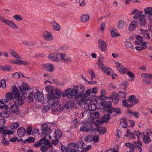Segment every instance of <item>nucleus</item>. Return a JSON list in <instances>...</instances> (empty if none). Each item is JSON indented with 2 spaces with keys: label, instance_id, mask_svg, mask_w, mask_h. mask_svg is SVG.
<instances>
[{
  "label": "nucleus",
  "instance_id": "obj_45",
  "mask_svg": "<svg viewBox=\"0 0 152 152\" xmlns=\"http://www.w3.org/2000/svg\"><path fill=\"white\" fill-rule=\"evenodd\" d=\"M51 101L49 102L48 101V104H47L46 106H45L43 108V112H47L50 108V104H51L50 102Z\"/></svg>",
  "mask_w": 152,
  "mask_h": 152
},
{
  "label": "nucleus",
  "instance_id": "obj_47",
  "mask_svg": "<svg viewBox=\"0 0 152 152\" xmlns=\"http://www.w3.org/2000/svg\"><path fill=\"white\" fill-rule=\"evenodd\" d=\"M92 135H89L86 136L85 138V141L87 142H91L92 141Z\"/></svg>",
  "mask_w": 152,
  "mask_h": 152
},
{
  "label": "nucleus",
  "instance_id": "obj_2",
  "mask_svg": "<svg viewBox=\"0 0 152 152\" xmlns=\"http://www.w3.org/2000/svg\"><path fill=\"white\" fill-rule=\"evenodd\" d=\"M79 90V86H75L72 90L71 88H69L64 91L62 96L64 97H67L69 98H72L74 96H76Z\"/></svg>",
  "mask_w": 152,
  "mask_h": 152
},
{
  "label": "nucleus",
  "instance_id": "obj_8",
  "mask_svg": "<svg viewBox=\"0 0 152 152\" xmlns=\"http://www.w3.org/2000/svg\"><path fill=\"white\" fill-rule=\"evenodd\" d=\"M90 128L92 129L91 124L89 122H86L80 128V130L82 132H87L90 130Z\"/></svg>",
  "mask_w": 152,
  "mask_h": 152
},
{
  "label": "nucleus",
  "instance_id": "obj_33",
  "mask_svg": "<svg viewBox=\"0 0 152 152\" xmlns=\"http://www.w3.org/2000/svg\"><path fill=\"white\" fill-rule=\"evenodd\" d=\"M90 110L85 109L84 110H83L82 111V116L83 117L87 116L89 117L91 115V113L90 112Z\"/></svg>",
  "mask_w": 152,
  "mask_h": 152
},
{
  "label": "nucleus",
  "instance_id": "obj_56",
  "mask_svg": "<svg viewBox=\"0 0 152 152\" xmlns=\"http://www.w3.org/2000/svg\"><path fill=\"white\" fill-rule=\"evenodd\" d=\"M142 12V11H140L137 13H136V15H135L133 17L134 19H138V18H140Z\"/></svg>",
  "mask_w": 152,
  "mask_h": 152
},
{
  "label": "nucleus",
  "instance_id": "obj_52",
  "mask_svg": "<svg viewBox=\"0 0 152 152\" xmlns=\"http://www.w3.org/2000/svg\"><path fill=\"white\" fill-rule=\"evenodd\" d=\"M99 136L98 135L93 136L92 141L95 143H97L99 142Z\"/></svg>",
  "mask_w": 152,
  "mask_h": 152
},
{
  "label": "nucleus",
  "instance_id": "obj_59",
  "mask_svg": "<svg viewBox=\"0 0 152 152\" xmlns=\"http://www.w3.org/2000/svg\"><path fill=\"white\" fill-rule=\"evenodd\" d=\"M92 115H94V118H99L100 117V115L99 112H94L93 113Z\"/></svg>",
  "mask_w": 152,
  "mask_h": 152
},
{
  "label": "nucleus",
  "instance_id": "obj_20",
  "mask_svg": "<svg viewBox=\"0 0 152 152\" xmlns=\"http://www.w3.org/2000/svg\"><path fill=\"white\" fill-rule=\"evenodd\" d=\"M84 86H81L79 90V92L77 93L76 98L77 99H79L82 98V97H84Z\"/></svg>",
  "mask_w": 152,
  "mask_h": 152
},
{
  "label": "nucleus",
  "instance_id": "obj_50",
  "mask_svg": "<svg viewBox=\"0 0 152 152\" xmlns=\"http://www.w3.org/2000/svg\"><path fill=\"white\" fill-rule=\"evenodd\" d=\"M134 134L137 137V138H138L140 136H142L143 135L142 132H140L139 130L135 131L134 132Z\"/></svg>",
  "mask_w": 152,
  "mask_h": 152
},
{
  "label": "nucleus",
  "instance_id": "obj_49",
  "mask_svg": "<svg viewBox=\"0 0 152 152\" xmlns=\"http://www.w3.org/2000/svg\"><path fill=\"white\" fill-rule=\"evenodd\" d=\"M35 94H34V92H31L29 94L28 96V99L31 102H32L33 101V96L34 97V95Z\"/></svg>",
  "mask_w": 152,
  "mask_h": 152
},
{
  "label": "nucleus",
  "instance_id": "obj_57",
  "mask_svg": "<svg viewBox=\"0 0 152 152\" xmlns=\"http://www.w3.org/2000/svg\"><path fill=\"white\" fill-rule=\"evenodd\" d=\"M114 30L115 31L116 30L114 29V30H113L111 31V34L112 36L114 37H116L119 36H120V34L118 33L115 32Z\"/></svg>",
  "mask_w": 152,
  "mask_h": 152
},
{
  "label": "nucleus",
  "instance_id": "obj_64",
  "mask_svg": "<svg viewBox=\"0 0 152 152\" xmlns=\"http://www.w3.org/2000/svg\"><path fill=\"white\" fill-rule=\"evenodd\" d=\"M118 146L116 145H115L112 149L111 152H118Z\"/></svg>",
  "mask_w": 152,
  "mask_h": 152
},
{
  "label": "nucleus",
  "instance_id": "obj_24",
  "mask_svg": "<svg viewBox=\"0 0 152 152\" xmlns=\"http://www.w3.org/2000/svg\"><path fill=\"white\" fill-rule=\"evenodd\" d=\"M51 25L54 30L59 31L60 29V27L58 23L55 21H53L51 22Z\"/></svg>",
  "mask_w": 152,
  "mask_h": 152
},
{
  "label": "nucleus",
  "instance_id": "obj_10",
  "mask_svg": "<svg viewBox=\"0 0 152 152\" xmlns=\"http://www.w3.org/2000/svg\"><path fill=\"white\" fill-rule=\"evenodd\" d=\"M16 104H14L11 105L9 108V111L11 113L16 115H18L19 114V109L18 107Z\"/></svg>",
  "mask_w": 152,
  "mask_h": 152
},
{
  "label": "nucleus",
  "instance_id": "obj_4",
  "mask_svg": "<svg viewBox=\"0 0 152 152\" xmlns=\"http://www.w3.org/2000/svg\"><path fill=\"white\" fill-rule=\"evenodd\" d=\"M45 90L48 93L47 94L48 100L49 102L52 101V96L54 91V88L52 86H46Z\"/></svg>",
  "mask_w": 152,
  "mask_h": 152
},
{
  "label": "nucleus",
  "instance_id": "obj_18",
  "mask_svg": "<svg viewBox=\"0 0 152 152\" xmlns=\"http://www.w3.org/2000/svg\"><path fill=\"white\" fill-rule=\"evenodd\" d=\"M44 39L48 41H51L53 39V37L51 34L48 31H45L43 33Z\"/></svg>",
  "mask_w": 152,
  "mask_h": 152
},
{
  "label": "nucleus",
  "instance_id": "obj_43",
  "mask_svg": "<svg viewBox=\"0 0 152 152\" xmlns=\"http://www.w3.org/2000/svg\"><path fill=\"white\" fill-rule=\"evenodd\" d=\"M137 143L135 142H134L129 147L130 151L131 152H134V149L137 147Z\"/></svg>",
  "mask_w": 152,
  "mask_h": 152
},
{
  "label": "nucleus",
  "instance_id": "obj_46",
  "mask_svg": "<svg viewBox=\"0 0 152 152\" xmlns=\"http://www.w3.org/2000/svg\"><path fill=\"white\" fill-rule=\"evenodd\" d=\"M88 72L89 74L91 75V79L92 80L93 79V78H95L96 77L95 74L93 71V70L92 69H89L88 70Z\"/></svg>",
  "mask_w": 152,
  "mask_h": 152
},
{
  "label": "nucleus",
  "instance_id": "obj_12",
  "mask_svg": "<svg viewBox=\"0 0 152 152\" xmlns=\"http://www.w3.org/2000/svg\"><path fill=\"white\" fill-rule=\"evenodd\" d=\"M115 64L118 71L121 74L126 73L127 72V69L121 64L118 62H115Z\"/></svg>",
  "mask_w": 152,
  "mask_h": 152
},
{
  "label": "nucleus",
  "instance_id": "obj_34",
  "mask_svg": "<svg viewBox=\"0 0 152 152\" xmlns=\"http://www.w3.org/2000/svg\"><path fill=\"white\" fill-rule=\"evenodd\" d=\"M101 104L104 107H111L112 106V103L111 102L106 101H104V102L101 103Z\"/></svg>",
  "mask_w": 152,
  "mask_h": 152
},
{
  "label": "nucleus",
  "instance_id": "obj_44",
  "mask_svg": "<svg viewBox=\"0 0 152 152\" xmlns=\"http://www.w3.org/2000/svg\"><path fill=\"white\" fill-rule=\"evenodd\" d=\"M124 22L123 20H119L118 22V27L119 29H121L123 28Z\"/></svg>",
  "mask_w": 152,
  "mask_h": 152
},
{
  "label": "nucleus",
  "instance_id": "obj_17",
  "mask_svg": "<svg viewBox=\"0 0 152 152\" xmlns=\"http://www.w3.org/2000/svg\"><path fill=\"white\" fill-rule=\"evenodd\" d=\"M42 67L45 69L50 72L53 71L54 69V66L51 64H43Z\"/></svg>",
  "mask_w": 152,
  "mask_h": 152
},
{
  "label": "nucleus",
  "instance_id": "obj_53",
  "mask_svg": "<svg viewBox=\"0 0 152 152\" xmlns=\"http://www.w3.org/2000/svg\"><path fill=\"white\" fill-rule=\"evenodd\" d=\"M72 122L73 124L72 126H73V127L76 128L77 127L78 125V123L77 118L74 119L72 121Z\"/></svg>",
  "mask_w": 152,
  "mask_h": 152
},
{
  "label": "nucleus",
  "instance_id": "obj_36",
  "mask_svg": "<svg viewBox=\"0 0 152 152\" xmlns=\"http://www.w3.org/2000/svg\"><path fill=\"white\" fill-rule=\"evenodd\" d=\"M89 18V16L88 14H84L82 15L81 18V21L83 22H85L87 21Z\"/></svg>",
  "mask_w": 152,
  "mask_h": 152
},
{
  "label": "nucleus",
  "instance_id": "obj_42",
  "mask_svg": "<svg viewBox=\"0 0 152 152\" xmlns=\"http://www.w3.org/2000/svg\"><path fill=\"white\" fill-rule=\"evenodd\" d=\"M128 112L129 114H132V115L137 118H139V113L137 111L133 112L131 110H128Z\"/></svg>",
  "mask_w": 152,
  "mask_h": 152
},
{
  "label": "nucleus",
  "instance_id": "obj_58",
  "mask_svg": "<svg viewBox=\"0 0 152 152\" xmlns=\"http://www.w3.org/2000/svg\"><path fill=\"white\" fill-rule=\"evenodd\" d=\"M113 113L115 112L117 114H121V109L120 107H113Z\"/></svg>",
  "mask_w": 152,
  "mask_h": 152
},
{
  "label": "nucleus",
  "instance_id": "obj_31",
  "mask_svg": "<svg viewBox=\"0 0 152 152\" xmlns=\"http://www.w3.org/2000/svg\"><path fill=\"white\" fill-rule=\"evenodd\" d=\"M104 110L107 113V114L111 115L113 113V107L112 106L111 107H104Z\"/></svg>",
  "mask_w": 152,
  "mask_h": 152
},
{
  "label": "nucleus",
  "instance_id": "obj_11",
  "mask_svg": "<svg viewBox=\"0 0 152 152\" xmlns=\"http://www.w3.org/2000/svg\"><path fill=\"white\" fill-rule=\"evenodd\" d=\"M98 45L102 51L106 50L107 49V44L102 39H99L98 42Z\"/></svg>",
  "mask_w": 152,
  "mask_h": 152
},
{
  "label": "nucleus",
  "instance_id": "obj_55",
  "mask_svg": "<svg viewBox=\"0 0 152 152\" xmlns=\"http://www.w3.org/2000/svg\"><path fill=\"white\" fill-rule=\"evenodd\" d=\"M13 17L18 21H21L23 19L21 16L19 15H15L13 16Z\"/></svg>",
  "mask_w": 152,
  "mask_h": 152
},
{
  "label": "nucleus",
  "instance_id": "obj_1",
  "mask_svg": "<svg viewBox=\"0 0 152 152\" xmlns=\"http://www.w3.org/2000/svg\"><path fill=\"white\" fill-rule=\"evenodd\" d=\"M12 91L15 99V101L14 102V103L21 106L24 103L23 101L25 99L26 96L22 94L20 96L18 89L15 86L12 87Z\"/></svg>",
  "mask_w": 152,
  "mask_h": 152
},
{
  "label": "nucleus",
  "instance_id": "obj_26",
  "mask_svg": "<svg viewBox=\"0 0 152 152\" xmlns=\"http://www.w3.org/2000/svg\"><path fill=\"white\" fill-rule=\"evenodd\" d=\"M137 23V21L135 20H133L132 21L129 27V31L134 30L136 27Z\"/></svg>",
  "mask_w": 152,
  "mask_h": 152
},
{
  "label": "nucleus",
  "instance_id": "obj_54",
  "mask_svg": "<svg viewBox=\"0 0 152 152\" xmlns=\"http://www.w3.org/2000/svg\"><path fill=\"white\" fill-rule=\"evenodd\" d=\"M124 44L126 46L127 48L133 49L134 48L132 44L129 42L126 41L124 42Z\"/></svg>",
  "mask_w": 152,
  "mask_h": 152
},
{
  "label": "nucleus",
  "instance_id": "obj_9",
  "mask_svg": "<svg viewBox=\"0 0 152 152\" xmlns=\"http://www.w3.org/2000/svg\"><path fill=\"white\" fill-rule=\"evenodd\" d=\"M91 93V89H88L84 94V97L82 98L80 100V104H83L85 105L87 104L86 101H88V99L87 97L89 96Z\"/></svg>",
  "mask_w": 152,
  "mask_h": 152
},
{
  "label": "nucleus",
  "instance_id": "obj_29",
  "mask_svg": "<svg viewBox=\"0 0 152 152\" xmlns=\"http://www.w3.org/2000/svg\"><path fill=\"white\" fill-rule=\"evenodd\" d=\"M62 134V133L61 130L56 129L54 134V136L55 138H59L61 137Z\"/></svg>",
  "mask_w": 152,
  "mask_h": 152
},
{
  "label": "nucleus",
  "instance_id": "obj_16",
  "mask_svg": "<svg viewBox=\"0 0 152 152\" xmlns=\"http://www.w3.org/2000/svg\"><path fill=\"white\" fill-rule=\"evenodd\" d=\"M41 128L42 131H45L46 132L48 135L51 132L50 127L48 126L46 123L42 124L41 125Z\"/></svg>",
  "mask_w": 152,
  "mask_h": 152
},
{
  "label": "nucleus",
  "instance_id": "obj_22",
  "mask_svg": "<svg viewBox=\"0 0 152 152\" xmlns=\"http://www.w3.org/2000/svg\"><path fill=\"white\" fill-rule=\"evenodd\" d=\"M17 135L19 137H22L26 132V130L23 127H20L17 130Z\"/></svg>",
  "mask_w": 152,
  "mask_h": 152
},
{
  "label": "nucleus",
  "instance_id": "obj_63",
  "mask_svg": "<svg viewBox=\"0 0 152 152\" xmlns=\"http://www.w3.org/2000/svg\"><path fill=\"white\" fill-rule=\"evenodd\" d=\"M48 147H47L43 145L40 148V150L42 152H47L46 150L48 149Z\"/></svg>",
  "mask_w": 152,
  "mask_h": 152
},
{
  "label": "nucleus",
  "instance_id": "obj_38",
  "mask_svg": "<svg viewBox=\"0 0 152 152\" xmlns=\"http://www.w3.org/2000/svg\"><path fill=\"white\" fill-rule=\"evenodd\" d=\"M45 138V137H43V138L39 140V141L37 142L34 145L35 147H39L41 146L43 143V142Z\"/></svg>",
  "mask_w": 152,
  "mask_h": 152
},
{
  "label": "nucleus",
  "instance_id": "obj_15",
  "mask_svg": "<svg viewBox=\"0 0 152 152\" xmlns=\"http://www.w3.org/2000/svg\"><path fill=\"white\" fill-rule=\"evenodd\" d=\"M74 104L75 102L73 101L72 100L66 102L65 104L62 106L61 109L63 110L64 108H65L66 109L69 110L73 107Z\"/></svg>",
  "mask_w": 152,
  "mask_h": 152
},
{
  "label": "nucleus",
  "instance_id": "obj_35",
  "mask_svg": "<svg viewBox=\"0 0 152 152\" xmlns=\"http://www.w3.org/2000/svg\"><path fill=\"white\" fill-rule=\"evenodd\" d=\"M97 131L99 134H102L106 133L107 130L104 127L101 126L97 128Z\"/></svg>",
  "mask_w": 152,
  "mask_h": 152
},
{
  "label": "nucleus",
  "instance_id": "obj_40",
  "mask_svg": "<svg viewBox=\"0 0 152 152\" xmlns=\"http://www.w3.org/2000/svg\"><path fill=\"white\" fill-rule=\"evenodd\" d=\"M126 119L125 118H123L121 119L120 124L123 128H126L127 126V124L126 121Z\"/></svg>",
  "mask_w": 152,
  "mask_h": 152
},
{
  "label": "nucleus",
  "instance_id": "obj_51",
  "mask_svg": "<svg viewBox=\"0 0 152 152\" xmlns=\"http://www.w3.org/2000/svg\"><path fill=\"white\" fill-rule=\"evenodd\" d=\"M23 44L28 46H33L35 44L34 43L32 42H29L26 41H23Z\"/></svg>",
  "mask_w": 152,
  "mask_h": 152
},
{
  "label": "nucleus",
  "instance_id": "obj_60",
  "mask_svg": "<svg viewBox=\"0 0 152 152\" xmlns=\"http://www.w3.org/2000/svg\"><path fill=\"white\" fill-rule=\"evenodd\" d=\"M1 142L2 145L4 146L8 145L9 144V141L7 140L6 139H2L1 140Z\"/></svg>",
  "mask_w": 152,
  "mask_h": 152
},
{
  "label": "nucleus",
  "instance_id": "obj_6",
  "mask_svg": "<svg viewBox=\"0 0 152 152\" xmlns=\"http://www.w3.org/2000/svg\"><path fill=\"white\" fill-rule=\"evenodd\" d=\"M49 59L53 61L58 62L61 60V56L56 53H52L48 56Z\"/></svg>",
  "mask_w": 152,
  "mask_h": 152
},
{
  "label": "nucleus",
  "instance_id": "obj_27",
  "mask_svg": "<svg viewBox=\"0 0 152 152\" xmlns=\"http://www.w3.org/2000/svg\"><path fill=\"white\" fill-rule=\"evenodd\" d=\"M142 138L143 141L145 144H148L151 141V140L149 136V133L148 132H147L146 134L143 135Z\"/></svg>",
  "mask_w": 152,
  "mask_h": 152
},
{
  "label": "nucleus",
  "instance_id": "obj_25",
  "mask_svg": "<svg viewBox=\"0 0 152 152\" xmlns=\"http://www.w3.org/2000/svg\"><path fill=\"white\" fill-rule=\"evenodd\" d=\"M13 94L12 92H8L6 94L5 97L6 99H4L5 103L7 102L8 101H10L13 99Z\"/></svg>",
  "mask_w": 152,
  "mask_h": 152
},
{
  "label": "nucleus",
  "instance_id": "obj_28",
  "mask_svg": "<svg viewBox=\"0 0 152 152\" xmlns=\"http://www.w3.org/2000/svg\"><path fill=\"white\" fill-rule=\"evenodd\" d=\"M67 147L68 149L70 150V152H79V150H75V145L74 143H70Z\"/></svg>",
  "mask_w": 152,
  "mask_h": 152
},
{
  "label": "nucleus",
  "instance_id": "obj_41",
  "mask_svg": "<svg viewBox=\"0 0 152 152\" xmlns=\"http://www.w3.org/2000/svg\"><path fill=\"white\" fill-rule=\"evenodd\" d=\"M96 105L95 103H91L90 105L88 106V109L92 111L95 110L96 109Z\"/></svg>",
  "mask_w": 152,
  "mask_h": 152
},
{
  "label": "nucleus",
  "instance_id": "obj_48",
  "mask_svg": "<svg viewBox=\"0 0 152 152\" xmlns=\"http://www.w3.org/2000/svg\"><path fill=\"white\" fill-rule=\"evenodd\" d=\"M144 11L145 12V15H146L148 14L151 13L152 12V7H147L144 10Z\"/></svg>",
  "mask_w": 152,
  "mask_h": 152
},
{
  "label": "nucleus",
  "instance_id": "obj_19",
  "mask_svg": "<svg viewBox=\"0 0 152 152\" xmlns=\"http://www.w3.org/2000/svg\"><path fill=\"white\" fill-rule=\"evenodd\" d=\"M34 98L36 101L40 102L42 101L44 99L43 95L40 92L35 93L34 95Z\"/></svg>",
  "mask_w": 152,
  "mask_h": 152
},
{
  "label": "nucleus",
  "instance_id": "obj_32",
  "mask_svg": "<svg viewBox=\"0 0 152 152\" xmlns=\"http://www.w3.org/2000/svg\"><path fill=\"white\" fill-rule=\"evenodd\" d=\"M110 115L108 114H105L102 118V121L103 123H107L109 122L110 118Z\"/></svg>",
  "mask_w": 152,
  "mask_h": 152
},
{
  "label": "nucleus",
  "instance_id": "obj_37",
  "mask_svg": "<svg viewBox=\"0 0 152 152\" xmlns=\"http://www.w3.org/2000/svg\"><path fill=\"white\" fill-rule=\"evenodd\" d=\"M10 53L12 56L16 59H20V57L17 54L16 52L13 50L11 49L10 50Z\"/></svg>",
  "mask_w": 152,
  "mask_h": 152
},
{
  "label": "nucleus",
  "instance_id": "obj_62",
  "mask_svg": "<svg viewBox=\"0 0 152 152\" xmlns=\"http://www.w3.org/2000/svg\"><path fill=\"white\" fill-rule=\"evenodd\" d=\"M28 142L33 143L35 141V138L32 137H29L28 138Z\"/></svg>",
  "mask_w": 152,
  "mask_h": 152
},
{
  "label": "nucleus",
  "instance_id": "obj_5",
  "mask_svg": "<svg viewBox=\"0 0 152 152\" xmlns=\"http://www.w3.org/2000/svg\"><path fill=\"white\" fill-rule=\"evenodd\" d=\"M19 89L22 94L25 95L26 96V91L30 90V87L27 84L23 83H22L21 86L19 87Z\"/></svg>",
  "mask_w": 152,
  "mask_h": 152
},
{
  "label": "nucleus",
  "instance_id": "obj_30",
  "mask_svg": "<svg viewBox=\"0 0 152 152\" xmlns=\"http://www.w3.org/2000/svg\"><path fill=\"white\" fill-rule=\"evenodd\" d=\"M6 24L12 28L15 29H17L18 28V27L16 26L15 23L12 21L8 20L7 23Z\"/></svg>",
  "mask_w": 152,
  "mask_h": 152
},
{
  "label": "nucleus",
  "instance_id": "obj_21",
  "mask_svg": "<svg viewBox=\"0 0 152 152\" xmlns=\"http://www.w3.org/2000/svg\"><path fill=\"white\" fill-rule=\"evenodd\" d=\"M128 100L130 102L133 103L135 104L139 102L138 99H137L136 96L134 95L129 96Z\"/></svg>",
  "mask_w": 152,
  "mask_h": 152
},
{
  "label": "nucleus",
  "instance_id": "obj_7",
  "mask_svg": "<svg viewBox=\"0 0 152 152\" xmlns=\"http://www.w3.org/2000/svg\"><path fill=\"white\" fill-rule=\"evenodd\" d=\"M109 99L112 100L113 102L115 104H117L119 102V94L115 92H113L112 93L111 95L107 97Z\"/></svg>",
  "mask_w": 152,
  "mask_h": 152
},
{
  "label": "nucleus",
  "instance_id": "obj_39",
  "mask_svg": "<svg viewBox=\"0 0 152 152\" xmlns=\"http://www.w3.org/2000/svg\"><path fill=\"white\" fill-rule=\"evenodd\" d=\"M19 126V123L18 122L12 123L10 126L11 129H16Z\"/></svg>",
  "mask_w": 152,
  "mask_h": 152
},
{
  "label": "nucleus",
  "instance_id": "obj_61",
  "mask_svg": "<svg viewBox=\"0 0 152 152\" xmlns=\"http://www.w3.org/2000/svg\"><path fill=\"white\" fill-rule=\"evenodd\" d=\"M32 130V128L30 126H29L27 128V134L28 135L31 134V132Z\"/></svg>",
  "mask_w": 152,
  "mask_h": 152
},
{
  "label": "nucleus",
  "instance_id": "obj_3",
  "mask_svg": "<svg viewBox=\"0 0 152 152\" xmlns=\"http://www.w3.org/2000/svg\"><path fill=\"white\" fill-rule=\"evenodd\" d=\"M141 76L143 78L142 81L144 83L148 85L151 83V81L149 79H152V74L148 73H142L141 74Z\"/></svg>",
  "mask_w": 152,
  "mask_h": 152
},
{
  "label": "nucleus",
  "instance_id": "obj_14",
  "mask_svg": "<svg viewBox=\"0 0 152 152\" xmlns=\"http://www.w3.org/2000/svg\"><path fill=\"white\" fill-rule=\"evenodd\" d=\"M55 94L53 93L52 96V102H54L55 99L56 100V99L61 97L62 91L59 89H56L55 91Z\"/></svg>",
  "mask_w": 152,
  "mask_h": 152
},
{
  "label": "nucleus",
  "instance_id": "obj_13",
  "mask_svg": "<svg viewBox=\"0 0 152 152\" xmlns=\"http://www.w3.org/2000/svg\"><path fill=\"white\" fill-rule=\"evenodd\" d=\"M61 108V104L59 102L56 101L53 102L51 105V108L52 111L54 112L59 110Z\"/></svg>",
  "mask_w": 152,
  "mask_h": 152
},
{
  "label": "nucleus",
  "instance_id": "obj_23",
  "mask_svg": "<svg viewBox=\"0 0 152 152\" xmlns=\"http://www.w3.org/2000/svg\"><path fill=\"white\" fill-rule=\"evenodd\" d=\"M140 23L141 26H145L147 22L145 19V15H142L139 19Z\"/></svg>",
  "mask_w": 152,
  "mask_h": 152
}]
</instances>
